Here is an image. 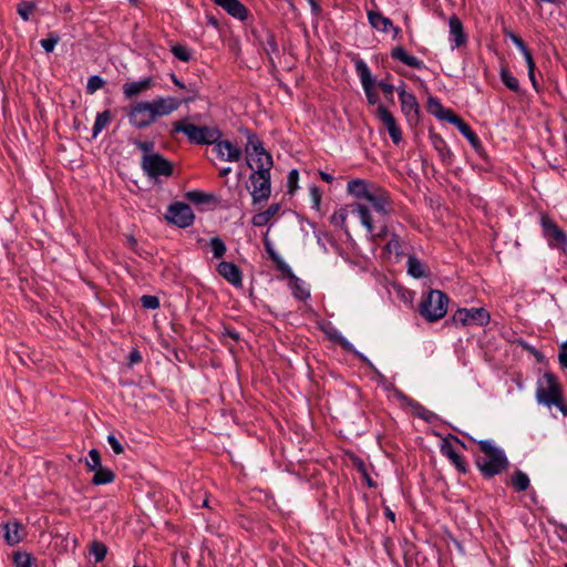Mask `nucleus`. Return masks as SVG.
<instances>
[{"label":"nucleus","mask_w":567,"mask_h":567,"mask_svg":"<svg viewBox=\"0 0 567 567\" xmlns=\"http://www.w3.org/2000/svg\"><path fill=\"white\" fill-rule=\"evenodd\" d=\"M464 435L476 443L480 451L484 454V456H475V465L483 478L491 480L507 471L509 461L502 449L497 447L488 440H475L467 434Z\"/></svg>","instance_id":"1"},{"label":"nucleus","mask_w":567,"mask_h":567,"mask_svg":"<svg viewBox=\"0 0 567 567\" xmlns=\"http://www.w3.org/2000/svg\"><path fill=\"white\" fill-rule=\"evenodd\" d=\"M177 133H184L189 143L196 145H212L223 136L217 126L196 125L189 123L187 117L173 123L169 135L174 137Z\"/></svg>","instance_id":"2"},{"label":"nucleus","mask_w":567,"mask_h":567,"mask_svg":"<svg viewBox=\"0 0 567 567\" xmlns=\"http://www.w3.org/2000/svg\"><path fill=\"white\" fill-rule=\"evenodd\" d=\"M449 301L450 298L445 292L431 289L426 295H423L417 308L419 313L427 322H435L445 317Z\"/></svg>","instance_id":"3"},{"label":"nucleus","mask_w":567,"mask_h":567,"mask_svg":"<svg viewBox=\"0 0 567 567\" xmlns=\"http://www.w3.org/2000/svg\"><path fill=\"white\" fill-rule=\"evenodd\" d=\"M267 167L260 166L259 169H255L251 162L247 159V166L252 169L249 175V181L252 185V190L250 192L252 204H259L266 202L271 195V168L274 166V159L268 161L266 163Z\"/></svg>","instance_id":"4"},{"label":"nucleus","mask_w":567,"mask_h":567,"mask_svg":"<svg viewBox=\"0 0 567 567\" xmlns=\"http://www.w3.org/2000/svg\"><path fill=\"white\" fill-rule=\"evenodd\" d=\"M320 330L324 333L329 341H332L339 344L344 351L352 353L358 360H360L364 365H367L370 371L374 374L378 383L385 384L386 378L374 367V364L365 357L362 352L358 351L351 342H349L337 329L331 327L330 323L328 326L320 324Z\"/></svg>","instance_id":"5"},{"label":"nucleus","mask_w":567,"mask_h":567,"mask_svg":"<svg viewBox=\"0 0 567 567\" xmlns=\"http://www.w3.org/2000/svg\"><path fill=\"white\" fill-rule=\"evenodd\" d=\"M563 395L564 389L558 377L551 371H546L537 383V402L547 408H551L553 403L559 402Z\"/></svg>","instance_id":"6"},{"label":"nucleus","mask_w":567,"mask_h":567,"mask_svg":"<svg viewBox=\"0 0 567 567\" xmlns=\"http://www.w3.org/2000/svg\"><path fill=\"white\" fill-rule=\"evenodd\" d=\"M543 236L550 248L567 252V233L547 214L540 215Z\"/></svg>","instance_id":"7"},{"label":"nucleus","mask_w":567,"mask_h":567,"mask_svg":"<svg viewBox=\"0 0 567 567\" xmlns=\"http://www.w3.org/2000/svg\"><path fill=\"white\" fill-rule=\"evenodd\" d=\"M130 125L138 131L148 128L156 122L147 101H134L123 109Z\"/></svg>","instance_id":"8"},{"label":"nucleus","mask_w":567,"mask_h":567,"mask_svg":"<svg viewBox=\"0 0 567 567\" xmlns=\"http://www.w3.org/2000/svg\"><path fill=\"white\" fill-rule=\"evenodd\" d=\"M141 166L144 173L151 178L157 181L158 177H171L174 174V164L161 153L142 156Z\"/></svg>","instance_id":"9"},{"label":"nucleus","mask_w":567,"mask_h":567,"mask_svg":"<svg viewBox=\"0 0 567 567\" xmlns=\"http://www.w3.org/2000/svg\"><path fill=\"white\" fill-rule=\"evenodd\" d=\"M195 219V215L190 206L184 202H175L167 208L165 220L178 228L189 227Z\"/></svg>","instance_id":"10"},{"label":"nucleus","mask_w":567,"mask_h":567,"mask_svg":"<svg viewBox=\"0 0 567 567\" xmlns=\"http://www.w3.org/2000/svg\"><path fill=\"white\" fill-rule=\"evenodd\" d=\"M401 112L405 115L408 122L417 124L420 121L421 110L416 96L406 92L403 87L398 89Z\"/></svg>","instance_id":"11"},{"label":"nucleus","mask_w":567,"mask_h":567,"mask_svg":"<svg viewBox=\"0 0 567 567\" xmlns=\"http://www.w3.org/2000/svg\"><path fill=\"white\" fill-rule=\"evenodd\" d=\"M375 116L388 130L392 142L398 145L402 141V132L394 115L385 105L379 104L375 111Z\"/></svg>","instance_id":"12"},{"label":"nucleus","mask_w":567,"mask_h":567,"mask_svg":"<svg viewBox=\"0 0 567 567\" xmlns=\"http://www.w3.org/2000/svg\"><path fill=\"white\" fill-rule=\"evenodd\" d=\"M147 103L151 110V114L155 117V120L167 116L181 107L178 97L173 96L156 97L152 101H147Z\"/></svg>","instance_id":"13"},{"label":"nucleus","mask_w":567,"mask_h":567,"mask_svg":"<svg viewBox=\"0 0 567 567\" xmlns=\"http://www.w3.org/2000/svg\"><path fill=\"white\" fill-rule=\"evenodd\" d=\"M240 132L247 136V145L245 148L247 159L250 161L254 156H264L268 164L269 158L272 159V155L265 148L264 142L258 137V135L249 128H243Z\"/></svg>","instance_id":"14"},{"label":"nucleus","mask_w":567,"mask_h":567,"mask_svg":"<svg viewBox=\"0 0 567 567\" xmlns=\"http://www.w3.org/2000/svg\"><path fill=\"white\" fill-rule=\"evenodd\" d=\"M216 270L219 276L234 287L239 288L243 286V271L235 262L223 260L217 265Z\"/></svg>","instance_id":"15"},{"label":"nucleus","mask_w":567,"mask_h":567,"mask_svg":"<svg viewBox=\"0 0 567 567\" xmlns=\"http://www.w3.org/2000/svg\"><path fill=\"white\" fill-rule=\"evenodd\" d=\"M3 529V538L7 545L14 546L23 540L25 527L18 519L9 520L0 525Z\"/></svg>","instance_id":"16"},{"label":"nucleus","mask_w":567,"mask_h":567,"mask_svg":"<svg viewBox=\"0 0 567 567\" xmlns=\"http://www.w3.org/2000/svg\"><path fill=\"white\" fill-rule=\"evenodd\" d=\"M458 130V132L468 141L473 150L481 156L485 157V150L482 145L481 140L477 134L472 130V127L458 115L456 121L452 123Z\"/></svg>","instance_id":"17"},{"label":"nucleus","mask_w":567,"mask_h":567,"mask_svg":"<svg viewBox=\"0 0 567 567\" xmlns=\"http://www.w3.org/2000/svg\"><path fill=\"white\" fill-rule=\"evenodd\" d=\"M426 111L430 114L434 115L437 120L445 121L450 124H452L454 121H456V118L458 116L453 110L445 109L442 105L441 101L433 95H430L427 97Z\"/></svg>","instance_id":"18"},{"label":"nucleus","mask_w":567,"mask_h":567,"mask_svg":"<svg viewBox=\"0 0 567 567\" xmlns=\"http://www.w3.org/2000/svg\"><path fill=\"white\" fill-rule=\"evenodd\" d=\"M365 200L372 205L375 212L382 215H389L392 210L389 194L381 187H373V190Z\"/></svg>","instance_id":"19"},{"label":"nucleus","mask_w":567,"mask_h":567,"mask_svg":"<svg viewBox=\"0 0 567 567\" xmlns=\"http://www.w3.org/2000/svg\"><path fill=\"white\" fill-rule=\"evenodd\" d=\"M215 4L223 8L229 16L240 21H246L250 12L239 0H214Z\"/></svg>","instance_id":"20"},{"label":"nucleus","mask_w":567,"mask_h":567,"mask_svg":"<svg viewBox=\"0 0 567 567\" xmlns=\"http://www.w3.org/2000/svg\"><path fill=\"white\" fill-rule=\"evenodd\" d=\"M154 86L153 76H146L140 81L125 82L122 86L123 94L126 99H134L141 93Z\"/></svg>","instance_id":"21"},{"label":"nucleus","mask_w":567,"mask_h":567,"mask_svg":"<svg viewBox=\"0 0 567 567\" xmlns=\"http://www.w3.org/2000/svg\"><path fill=\"white\" fill-rule=\"evenodd\" d=\"M429 135L431 143L435 151L439 153L442 163L445 165H451L453 162V154L446 145L444 138L434 131L433 126L430 127Z\"/></svg>","instance_id":"22"},{"label":"nucleus","mask_w":567,"mask_h":567,"mask_svg":"<svg viewBox=\"0 0 567 567\" xmlns=\"http://www.w3.org/2000/svg\"><path fill=\"white\" fill-rule=\"evenodd\" d=\"M441 453L446 456L451 463L455 466L458 473L461 474H467L468 473V466L465 460L455 451L452 443L447 442L446 440H442L441 444Z\"/></svg>","instance_id":"23"},{"label":"nucleus","mask_w":567,"mask_h":567,"mask_svg":"<svg viewBox=\"0 0 567 567\" xmlns=\"http://www.w3.org/2000/svg\"><path fill=\"white\" fill-rule=\"evenodd\" d=\"M262 243L265 246V249L271 259V261L275 264L276 269L281 272L282 278L287 277L289 274L292 272L291 268L288 264L279 256V254L274 249L271 241L268 238V231L264 235Z\"/></svg>","instance_id":"24"},{"label":"nucleus","mask_w":567,"mask_h":567,"mask_svg":"<svg viewBox=\"0 0 567 567\" xmlns=\"http://www.w3.org/2000/svg\"><path fill=\"white\" fill-rule=\"evenodd\" d=\"M450 34L454 41V48H461L467 43V34L464 31L463 23L461 19L453 14L449 19Z\"/></svg>","instance_id":"25"},{"label":"nucleus","mask_w":567,"mask_h":567,"mask_svg":"<svg viewBox=\"0 0 567 567\" xmlns=\"http://www.w3.org/2000/svg\"><path fill=\"white\" fill-rule=\"evenodd\" d=\"M390 55L393 60H398V61L402 62L404 65H408L410 68H413L416 70H422L425 68L423 61H421L416 56L408 53V51L402 45L394 47L391 50Z\"/></svg>","instance_id":"26"},{"label":"nucleus","mask_w":567,"mask_h":567,"mask_svg":"<svg viewBox=\"0 0 567 567\" xmlns=\"http://www.w3.org/2000/svg\"><path fill=\"white\" fill-rule=\"evenodd\" d=\"M373 187H375L373 184H370L364 179L355 178L348 183L347 190L355 198L367 199L373 190Z\"/></svg>","instance_id":"27"},{"label":"nucleus","mask_w":567,"mask_h":567,"mask_svg":"<svg viewBox=\"0 0 567 567\" xmlns=\"http://www.w3.org/2000/svg\"><path fill=\"white\" fill-rule=\"evenodd\" d=\"M262 33L265 34V38L264 41H261V43L259 44L267 54L270 65L275 68L276 64L272 54L279 53V47L276 41V35L270 29L265 27H262Z\"/></svg>","instance_id":"28"},{"label":"nucleus","mask_w":567,"mask_h":567,"mask_svg":"<svg viewBox=\"0 0 567 567\" xmlns=\"http://www.w3.org/2000/svg\"><path fill=\"white\" fill-rule=\"evenodd\" d=\"M367 16L371 27L378 31L386 33L392 27V20L378 10H368Z\"/></svg>","instance_id":"29"},{"label":"nucleus","mask_w":567,"mask_h":567,"mask_svg":"<svg viewBox=\"0 0 567 567\" xmlns=\"http://www.w3.org/2000/svg\"><path fill=\"white\" fill-rule=\"evenodd\" d=\"M466 312L468 326L473 323L480 327H485L491 321L489 312L483 307L466 309Z\"/></svg>","instance_id":"30"},{"label":"nucleus","mask_w":567,"mask_h":567,"mask_svg":"<svg viewBox=\"0 0 567 567\" xmlns=\"http://www.w3.org/2000/svg\"><path fill=\"white\" fill-rule=\"evenodd\" d=\"M280 208V203H272L265 212L255 214L251 218V224L256 227L266 226L278 214Z\"/></svg>","instance_id":"31"},{"label":"nucleus","mask_w":567,"mask_h":567,"mask_svg":"<svg viewBox=\"0 0 567 567\" xmlns=\"http://www.w3.org/2000/svg\"><path fill=\"white\" fill-rule=\"evenodd\" d=\"M348 456L353 467L361 474L362 480L367 483V485L369 487H375L377 483L370 476L365 462L353 452L348 453Z\"/></svg>","instance_id":"32"},{"label":"nucleus","mask_w":567,"mask_h":567,"mask_svg":"<svg viewBox=\"0 0 567 567\" xmlns=\"http://www.w3.org/2000/svg\"><path fill=\"white\" fill-rule=\"evenodd\" d=\"M352 61L355 65V71L361 80L362 86L375 83V79L372 76L370 69L365 64L363 60H361L358 55L353 54Z\"/></svg>","instance_id":"33"},{"label":"nucleus","mask_w":567,"mask_h":567,"mask_svg":"<svg viewBox=\"0 0 567 567\" xmlns=\"http://www.w3.org/2000/svg\"><path fill=\"white\" fill-rule=\"evenodd\" d=\"M352 61L355 65V71L361 80L362 86L375 83V79L372 76L370 69L365 64L363 60H361L358 55L353 54Z\"/></svg>","instance_id":"34"},{"label":"nucleus","mask_w":567,"mask_h":567,"mask_svg":"<svg viewBox=\"0 0 567 567\" xmlns=\"http://www.w3.org/2000/svg\"><path fill=\"white\" fill-rule=\"evenodd\" d=\"M506 484L513 486L516 492L522 493L528 489L530 481L526 473L520 470H515L509 482Z\"/></svg>","instance_id":"35"},{"label":"nucleus","mask_w":567,"mask_h":567,"mask_svg":"<svg viewBox=\"0 0 567 567\" xmlns=\"http://www.w3.org/2000/svg\"><path fill=\"white\" fill-rule=\"evenodd\" d=\"M185 197L195 205L214 203L217 204L218 199L213 193H205L203 190L194 189L185 194Z\"/></svg>","instance_id":"36"},{"label":"nucleus","mask_w":567,"mask_h":567,"mask_svg":"<svg viewBox=\"0 0 567 567\" xmlns=\"http://www.w3.org/2000/svg\"><path fill=\"white\" fill-rule=\"evenodd\" d=\"M408 274L415 279H421L427 276L425 265L422 264L415 255H411L408 258Z\"/></svg>","instance_id":"37"},{"label":"nucleus","mask_w":567,"mask_h":567,"mask_svg":"<svg viewBox=\"0 0 567 567\" xmlns=\"http://www.w3.org/2000/svg\"><path fill=\"white\" fill-rule=\"evenodd\" d=\"M286 278L289 279V287L291 288L292 295L296 299L306 301L310 298V291L301 286L300 279L293 274V271Z\"/></svg>","instance_id":"38"},{"label":"nucleus","mask_w":567,"mask_h":567,"mask_svg":"<svg viewBox=\"0 0 567 567\" xmlns=\"http://www.w3.org/2000/svg\"><path fill=\"white\" fill-rule=\"evenodd\" d=\"M94 475L91 478V484L94 486L106 485L113 483L115 480V473L105 466L93 472Z\"/></svg>","instance_id":"39"},{"label":"nucleus","mask_w":567,"mask_h":567,"mask_svg":"<svg viewBox=\"0 0 567 567\" xmlns=\"http://www.w3.org/2000/svg\"><path fill=\"white\" fill-rule=\"evenodd\" d=\"M502 83L512 92L522 93L519 81L512 74L508 68L503 66L499 72Z\"/></svg>","instance_id":"40"},{"label":"nucleus","mask_w":567,"mask_h":567,"mask_svg":"<svg viewBox=\"0 0 567 567\" xmlns=\"http://www.w3.org/2000/svg\"><path fill=\"white\" fill-rule=\"evenodd\" d=\"M112 118V113L110 110H105L101 113H97L95 123L93 126L92 138H96V136L109 125Z\"/></svg>","instance_id":"41"},{"label":"nucleus","mask_w":567,"mask_h":567,"mask_svg":"<svg viewBox=\"0 0 567 567\" xmlns=\"http://www.w3.org/2000/svg\"><path fill=\"white\" fill-rule=\"evenodd\" d=\"M410 408L412 409V412L415 416L424 420L427 423H432L434 420L437 419V415L434 412L427 410L425 406H423L415 400L413 401Z\"/></svg>","instance_id":"42"},{"label":"nucleus","mask_w":567,"mask_h":567,"mask_svg":"<svg viewBox=\"0 0 567 567\" xmlns=\"http://www.w3.org/2000/svg\"><path fill=\"white\" fill-rule=\"evenodd\" d=\"M392 252H395L396 257L403 256L401 240L398 234L393 233L391 239L383 247L382 254L390 257Z\"/></svg>","instance_id":"43"},{"label":"nucleus","mask_w":567,"mask_h":567,"mask_svg":"<svg viewBox=\"0 0 567 567\" xmlns=\"http://www.w3.org/2000/svg\"><path fill=\"white\" fill-rule=\"evenodd\" d=\"M185 91L187 92V94L183 97H178L181 105H183V104L188 105L189 103L195 102L196 100L200 99V89L196 82L188 83L186 85Z\"/></svg>","instance_id":"44"},{"label":"nucleus","mask_w":567,"mask_h":567,"mask_svg":"<svg viewBox=\"0 0 567 567\" xmlns=\"http://www.w3.org/2000/svg\"><path fill=\"white\" fill-rule=\"evenodd\" d=\"M357 212L359 214L361 224L367 228V230L370 234L373 235L374 225H373V219L370 214V209L362 204H357Z\"/></svg>","instance_id":"45"},{"label":"nucleus","mask_w":567,"mask_h":567,"mask_svg":"<svg viewBox=\"0 0 567 567\" xmlns=\"http://www.w3.org/2000/svg\"><path fill=\"white\" fill-rule=\"evenodd\" d=\"M33 560H35V558L25 551L17 550L12 554V563L14 567H31Z\"/></svg>","instance_id":"46"},{"label":"nucleus","mask_w":567,"mask_h":567,"mask_svg":"<svg viewBox=\"0 0 567 567\" xmlns=\"http://www.w3.org/2000/svg\"><path fill=\"white\" fill-rule=\"evenodd\" d=\"M90 553L94 556L96 563H101L107 555V546L100 540H93L90 545Z\"/></svg>","instance_id":"47"},{"label":"nucleus","mask_w":567,"mask_h":567,"mask_svg":"<svg viewBox=\"0 0 567 567\" xmlns=\"http://www.w3.org/2000/svg\"><path fill=\"white\" fill-rule=\"evenodd\" d=\"M35 10L37 3L33 1H21L17 6V12L23 21H29Z\"/></svg>","instance_id":"48"},{"label":"nucleus","mask_w":567,"mask_h":567,"mask_svg":"<svg viewBox=\"0 0 567 567\" xmlns=\"http://www.w3.org/2000/svg\"><path fill=\"white\" fill-rule=\"evenodd\" d=\"M85 466L89 472H94L103 466L99 450L91 449L89 451V460L85 461Z\"/></svg>","instance_id":"49"},{"label":"nucleus","mask_w":567,"mask_h":567,"mask_svg":"<svg viewBox=\"0 0 567 567\" xmlns=\"http://www.w3.org/2000/svg\"><path fill=\"white\" fill-rule=\"evenodd\" d=\"M209 246H210L213 256L216 259L221 258L226 254V251H227L226 244L218 236H215V237L210 238Z\"/></svg>","instance_id":"50"},{"label":"nucleus","mask_w":567,"mask_h":567,"mask_svg":"<svg viewBox=\"0 0 567 567\" xmlns=\"http://www.w3.org/2000/svg\"><path fill=\"white\" fill-rule=\"evenodd\" d=\"M171 52L175 59L182 62H189L192 60V52L186 45L174 44L171 47Z\"/></svg>","instance_id":"51"},{"label":"nucleus","mask_w":567,"mask_h":567,"mask_svg":"<svg viewBox=\"0 0 567 567\" xmlns=\"http://www.w3.org/2000/svg\"><path fill=\"white\" fill-rule=\"evenodd\" d=\"M223 145L225 150L227 151L226 161L227 162H238L243 152L239 147L234 145L230 141L224 140Z\"/></svg>","instance_id":"52"},{"label":"nucleus","mask_w":567,"mask_h":567,"mask_svg":"<svg viewBox=\"0 0 567 567\" xmlns=\"http://www.w3.org/2000/svg\"><path fill=\"white\" fill-rule=\"evenodd\" d=\"M461 324L462 327L468 326L466 308H458L451 319L445 321V326L449 324Z\"/></svg>","instance_id":"53"},{"label":"nucleus","mask_w":567,"mask_h":567,"mask_svg":"<svg viewBox=\"0 0 567 567\" xmlns=\"http://www.w3.org/2000/svg\"><path fill=\"white\" fill-rule=\"evenodd\" d=\"M130 142L135 145L138 150L143 152V156L153 155L154 147H155V141L147 140V141H141V140H130Z\"/></svg>","instance_id":"54"},{"label":"nucleus","mask_w":567,"mask_h":567,"mask_svg":"<svg viewBox=\"0 0 567 567\" xmlns=\"http://www.w3.org/2000/svg\"><path fill=\"white\" fill-rule=\"evenodd\" d=\"M59 41L60 35L56 32H50L45 39L41 40L40 44L47 53H51Z\"/></svg>","instance_id":"55"},{"label":"nucleus","mask_w":567,"mask_h":567,"mask_svg":"<svg viewBox=\"0 0 567 567\" xmlns=\"http://www.w3.org/2000/svg\"><path fill=\"white\" fill-rule=\"evenodd\" d=\"M348 217V210L344 207L339 208L330 218V223L336 227L344 228Z\"/></svg>","instance_id":"56"},{"label":"nucleus","mask_w":567,"mask_h":567,"mask_svg":"<svg viewBox=\"0 0 567 567\" xmlns=\"http://www.w3.org/2000/svg\"><path fill=\"white\" fill-rule=\"evenodd\" d=\"M105 85V81L100 75H91L87 80L86 84V93L93 94L97 90L102 89Z\"/></svg>","instance_id":"57"},{"label":"nucleus","mask_w":567,"mask_h":567,"mask_svg":"<svg viewBox=\"0 0 567 567\" xmlns=\"http://www.w3.org/2000/svg\"><path fill=\"white\" fill-rule=\"evenodd\" d=\"M375 86H378V82L362 86L367 96V101L370 105L379 104L380 96L375 91Z\"/></svg>","instance_id":"58"},{"label":"nucleus","mask_w":567,"mask_h":567,"mask_svg":"<svg viewBox=\"0 0 567 567\" xmlns=\"http://www.w3.org/2000/svg\"><path fill=\"white\" fill-rule=\"evenodd\" d=\"M378 87L383 92L385 100L389 103L394 104V85L381 80L378 82Z\"/></svg>","instance_id":"59"},{"label":"nucleus","mask_w":567,"mask_h":567,"mask_svg":"<svg viewBox=\"0 0 567 567\" xmlns=\"http://www.w3.org/2000/svg\"><path fill=\"white\" fill-rule=\"evenodd\" d=\"M298 181H299V172L298 169L293 168L288 174V181H287V193L290 195H293L296 190L298 189Z\"/></svg>","instance_id":"60"},{"label":"nucleus","mask_w":567,"mask_h":567,"mask_svg":"<svg viewBox=\"0 0 567 567\" xmlns=\"http://www.w3.org/2000/svg\"><path fill=\"white\" fill-rule=\"evenodd\" d=\"M141 305L145 309L155 310L159 308L161 302L157 296L144 295L141 297Z\"/></svg>","instance_id":"61"},{"label":"nucleus","mask_w":567,"mask_h":567,"mask_svg":"<svg viewBox=\"0 0 567 567\" xmlns=\"http://www.w3.org/2000/svg\"><path fill=\"white\" fill-rule=\"evenodd\" d=\"M385 389L386 390L393 389L398 400L401 401L403 404H405L408 406H411V404L414 401V399H412V398L408 396L406 394H404L401 390L396 389L394 386V384H392V383H390L389 386H385Z\"/></svg>","instance_id":"62"},{"label":"nucleus","mask_w":567,"mask_h":567,"mask_svg":"<svg viewBox=\"0 0 567 567\" xmlns=\"http://www.w3.org/2000/svg\"><path fill=\"white\" fill-rule=\"evenodd\" d=\"M107 442L116 455L124 453V446L122 445V443L118 441V439L115 435L110 434L107 436Z\"/></svg>","instance_id":"63"},{"label":"nucleus","mask_w":567,"mask_h":567,"mask_svg":"<svg viewBox=\"0 0 567 567\" xmlns=\"http://www.w3.org/2000/svg\"><path fill=\"white\" fill-rule=\"evenodd\" d=\"M141 361H142L141 352L136 348H133L127 357V365L133 367L134 364H137Z\"/></svg>","instance_id":"64"}]
</instances>
